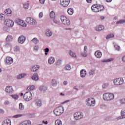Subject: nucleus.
I'll list each match as a JSON object with an SVG mask.
<instances>
[{
    "instance_id": "1",
    "label": "nucleus",
    "mask_w": 125,
    "mask_h": 125,
    "mask_svg": "<svg viewBox=\"0 0 125 125\" xmlns=\"http://www.w3.org/2000/svg\"><path fill=\"white\" fill-rule=\"evenodd\" d=\"M115 98V95L113 93H106L103 94V99L105 101H111Z\"/></svg>"
},
{
    "instance_id": "2",
    "label": "nucleus",
    "mask_w": 125,
    "mask_h": 125,
    "mask_svg": "<svg viewBox=\"0 0 125 125\" xmlns=\"http://www.w3.org/2000/svg\"><path fill=\"white\" fill-rule=\"evenodd\" d=\"M64 113V107L62 105L60 106L54 110V113L56 116H60Z\"/></svg>"
},
{
    "instance_id": "3",
    "label": "nucleus",
    "mask_w": 125,
    "mask_h": 125,
    "mask_svg": "<svg viewBox=\"0 0 125 125\" xmlns=\"http://www.w3.org/2000/svg\"><path fill=\"white\" fill-rule=\"evenodd\" d=\"M61 20L62 23L63 25H65V26H69L71 24V21H70V20H69V19H68L64 15L61 16Z\"/></svg>"
},
{
    "instance_id": "4",
    "label": "nucleus",
    "mask_w": 125,
    "mask_h": 125,
    "mask_svg": "<svg viewBox=\"0 0 125 125\" xmlns=\"http://www.w3.org/2000/svg\"><path fill=\"white\" fill-rule=\"evenodd\" d=\"M73 117L75 121H80V120L83 119V113L81 111L76 112L74 113Z\"/></svg>"
},
{
    "instance_id": "5",
    "label": "nucleus",
    "mask_w": 125,
    "mask_h": 125,
    "mask_svg": "<svg viewBox=\"0 0 125 125\" xmlns=\"http://www.w3.org/2000/svg\"><path fill=\"white\" fill-rule=\"evenodd\" d=\"M86 105L90 107H94L95 106V100L93 98H88L86 100Z\"/></svg>"
},
{
    "instance_id": "6",
    "label": "nucleus",
    "mask_w": 125,
    "mask_h": 125,
    "mask_svg": "<svg viewBox=\"0 0 125 125\" xmlns=\"http://www.w3.org/2000/svg\"><path fill=\"white\" fill-rule=\"evenodd\" d=\"M23 98L26 101H30L33 99V95L30 91L26 92L23 95Z\"/></svg>"
},
{
    "instance_id": "7",
    "label": "nucleus",
    "mask_w": 125,
    "mask_h": 125,
    "mask_svg": "<svg viewBox=\"0 0 125 125\" xmlns=\"http://www.w3.org/2000/svg\"><path fill=\"white\" fill-rule=\"evenodd\" d=\"M26 22L29 24V25H32L34 26L35 25H37L38 23L37 22V21H36L34 18L31 17H27L26 19Z\"/></svg>"
},
{
    "instance_id": "8",
    "label": "nucleus",
    "mask_w": 125,
    "mask_h": 125,
    "mask_svg": "<svg viewBox=\"0 0 125 125\" xmlns=\"http://www.w3.org/2000/svg\"><path fill=\"white\" fill-rule=\"evenodd\" d=\"M115 85H121L124 83V79L122 78H117L113 81Z\"/></svg>"
},
{
    "instance_id": "9",
    "label": "nucleus",
    "mask_w": 125,
    "mask_h": 125,
    "mask_svg": "<svg viewBox=\"0 0 125 125\" xmlns=\"http://www.w3.org/2000/svg\"><path fill=\"white\" fill-rule=\"evenodd\" d=\"M4 24L8 27H13L14 25V22L11 20L6 19L4 21Z\"/></svg>"
},
{
    "instance_id": "10",
    "label": "nucleus",
    "mask_w": 125,
    "mask_h": 125,
    "mask_svg": "<svg viewBox=\"0 0 125 125\" xmlns=\"http://www.w3.org/2000/svg\"><path fill=\"white\" fill-rule=\"evenodd\" d=\"M5 62L6 65H10V64H12V63H13V59L11 57H7L5 59Z\"/></svg>"
},
{
    "instance_id": "11",
    "label": "nucleus",
    "mask_w": 125,
    "mask_h": 125,
    "mask_svg": "<svg viewBox=\"0 0 125 125\" xmlns=\"http://www.w3.org/2000/svg\"><path fill=\"white\" fill-rule=\"evenodd\" d=\"M70 3V0H61V4L63 7H67V5H69Z\"/></svg>"
},
{
    "instance_id": "12",
    "label": "nucleus",
    "mask_w": 125,
    "mask_h": 125,
    "mask_svg": "<svg viewBox=\"0 0 125 125\" xmlns=\"http://www.w3.org/2000/svg\"><path fill=\"white\" fill-rule=\"evenodd\" d=\"M16 22L17 24L20 25V26H21L22 27H27V24H25V22L20 19L17 20Z\"/></svg>"
},
{
    "instance_id": "13",
    "label": "nucleus",
    "mask_w": 125,
    "mask_h": 125,
    "mask_svg": "<svg viewBox=\"0 0 125 125\" xmlns=\"http://www.w3.org/2000/svg\"><path fill=\"white\" fill-rule=\"evenodd\" d=\"M25 41H26V37H25V36L23 35L20 36L18 39V42L21 44L24 43Z\"/></svg>"
},
{
    "instance_id": "14",
    "label": "nucleus",
    "mask_w": 125,
    "mask_h": 125,
    "mask_svg": "<svg viewBox=\"0 0 125 125\" xmlns=\"http://www.w3.org/2000/svg\"><path fill=\"white\" fill-rule=\"evenodd\" d=\"M6 92L7 93H10V94H11L12 93H13V92H14V90H13V88H12V86H7L6 87Z\"/></svg>"
},
{
    "instance_id": "15",
    "label": "nucleus",
    "mask_w": 125,
    "mask_h": 125,
    "mask_svg": "<svg viewBox=\"0 0 125 125\" xmlns=\"http://www.w3.org/2000/svg\"><path fill=\"white\" fill-rule=\"evenodd\" d=\"M80 76L81 78H85L86 76V70L85 69H82L80 71Z\"/></svg>"
},
{
    "instance_id": "16",
    "label": "nucleus",
    "mask_w": 125,
    "mask_h": 125,
    "mask_svg": "<svg viewBox=\"0 0 125 125\" xmlns=\"http://www.w3.org/2000/svg\"><path fill=\"white\" fill-rule=\"evenodd\" d=\"M40 69V66L39 65H33L32 66L31 70L32 72H37Z\"/></svg>"
},
{
    "instance_id": "17",
    "label": "nucleus",
    "mask_w": 125,
    "mask_h": 125,
    "mask_svg": "<svg viewBox=\"0 0 125 125\" xmlns=\"http://www.w3.org/2000/svg\"><path fill=\"white\" fill-rule=\"evenodd\" d=\"M32 80H33V81H39V75L38 74V73H35L33 76L31 77Z\"/></svg>"
},
{
    "instance_id": "18",
    "label": "nucleus",
    "mask_w": 125,
    "mask_h": 125,
    "mask_svg": "<svg viewBox=\"0 0 125 125\" xmlns=\"http://www.w3.org/2000/svg\"><path fill=\"white\" fill-rule=\"evenodd\" d=\"M2 125H11V121L10 119H6L2 123Z\"/></svg>"
},
{
    "instance_id": "19",
    "label": "nucleus",
    "mask_w": 125,
    "mask_h": 125,
    "mask_svg": "<svg viewBox=\"0 0 125 125\" xmlns=\"http://www.w3.org/2000/svg\"><path fill=\"white\" fill-rule=\"evenodd\" d=\"M91 9L94 12H99L98 6L97 5H93L91 7Z\"/></svg>"
},
{
    "instance_id": "20",
    "label": "nucleus",
    "mask_w": 125,
    "mask_h": 125,
    "mask_svg": "<svg viewBox=\"0 0 125 125\" xmlns=\"http://www.w3.org/2000/svg\"><path fill=\"white\" fill-rule=\"evenodd\" d=\"M87 46H84V53H82L81 55L83 56V57H86L87 56V54H86V53L87 52Z\"/></svg>"
},
{
    "instance_id": "21",
    "label": "nucleus",
    "mask_w": 125,
    "mask_h": 125,
    "mask_svg": "<svg viewBox=\"0 0 125 125\" xmlns=\"http://www.w3.org/2000/svg\"><path fill=\"white\" fill-rule=\"evenodd\" d=\"M95 55L97 58H101L102 53L100 51H97L95 53Z\"/></svg>"
},
{
    "instance_id": "22",
    "label": "nucleus",
    "mask_w": 125,
    "mask_h": 125,
    "mask_svg": "<svg viewBox=\"0 0 125 125\" xmlns=\"http://www.w3.org/2000/svg\"><path fill=\"white\" fill-rule=\"evenodd\" d=\"M19 125H31V121L30 120H25L21 123Z\"/></svg>"
},
{
    "instance_id": "23",
    "label": "nucleus",
    "mask_w": 125,
    "mask_h": 125,
    "mask_svg": "<svg viewBox=\"0 0 125 125\" xmlns=\"http://www.w3.org/2000/svg\"><path fill=\"white\" fill-rule=\"evenodd\" d=\"M96 30L98 32H101V31H103V30H104V26L103 25H99L96 27Z\"/></svg>"
},
{
    "instance_id": "24",
    "label": "nucleus",
    "mask_w": 125,
    "mask_h": 125,
    "mask_svg": "<svg viewBox=\"0 0 125 125\" xmlns=\"http://www.w3.org/2000/svg\"><path fill=\"white\" fill-rule=\"evenodd\" d=\"M54 62H55V59L53 57H50L48 60V62L49 64H53Z\"/></svg>"
},
{
    "instance_id": "25",
    "label": "nucleus",
    "mask_w": 125,
    "mask_h": 125,
    "mask_svg": "<svg viewBox=\"0 0 125 125\" xmlns=\"http://www.w3.org/2000/svg\"><path fill=\"white\" fill-rule=\"evenodd\" d=\"M39 90L41 91H45L46 90H47V87L45 85H41L40 87H39Z\"/></svg>"
},
{
    "instance_id": "26",
    "label": "nucleus",
    "mask_w": 125,
    "mask_h": 125,
    "mask_svg": "<svg viewBox=\"0 0 125 125\" xmlns=\"http://www.w3.org/2000/svg\"><path fill=\"white\" fill-rule=\"evenodd\" d=\"M4 12L5 14H6L7 16H11V10L10 9H6Z\"/></svg>"
},
{
    "instance_id": "27",
    "label": "nucleus",
    "mask_w": 125,
    "mask_h": 125,
    "mask_svg": "<svg viewBox=\"0 0 125 125\" xmlns=\"http://www.w3.org/2000/svg\"><path fill=\"white\" fill-rule=\"evenodd\" d=\"M45 34L47 37H51V36H52V32L49 29H47V30H46Z\"/></svg>"
},
{
    "instance_id": "28",
    "label": "nucleus",
    "mask_w": 125,
    "mask_h": 125,
    "mask_svg": "<svg viewBox=\"0 0 125 125\" xmlns=\"http://www.w3.org/2000/svg\"><path fill=\"white\" fill-rule=\"evenodd\" d=\"M42 104V100L39 99L36 100V105L37 107H41Z\"/></svg>"
},
{
    "instance_id": "29",
    "label": "nucleus",
    "mask_w": 125,
    "mask_h": 125,
    "mask_svg": "<svg viewBox=\"0 0 125 125\" xmlns=\"http://www.w3.org/2000/svg\"><path fill=\"white\" fill-rule=\"evenodd\" d=\"M50 17L51 19H55V12L54 11H51L50 13Z\"/></svg>"
},
{
    "instance_id": "30",
    "label": "nucleus",
    "mask_w": 125,
    "mask_h": 125,
    "mask_svg": "<svg viewBox=\"0 0 125 125\" xmlns=\"http://www.w3.org/2000/svg\"><path fill=\"white\" fill-rule=\"evenodd\" d=\"M69 54L73 58H77V55H76V53H75L74 52H72L71 50L69 51Z\"/></svg>"
},
{
    "instance_id": "31",
    "label": "nucleus",
    "mask_w": 125,
    "mask_h": 125,
    "mask_svg": "<svg viewBox=\"0 0 125 125\" xmlns=\"http://www.w3.org/2000/svg\"><path fill=\"white\" fill-rule=\"evenodd\" d=\"M39 42L40 41H39L37 38H34L31 40V42H33L35 44H38Z\"/></svg>"
},
{
    "instance_id": "32",
    "label": "nucleus",
    "mask_w": 125,
    "mask_h": 125,
    "mask_svg": "<svg viewBox=\"0 0 125 125\" xmlns=\"http://www.w3.org/2000/svg\"><path fill=\"white\" fill-rule=\"evenodd\" d=\"M67 12L68 14H69V15H73V14H74V9H73V8H69L67 9Z\"/></svg>"
},
{
    "instance_id": "33",
    "label": "nucleus",
    "mask_w": 125,
    "mask_h": 125,
    "mask_svg": "<svg viewBox=\"0 0 125 125\" xmlns=\"http://www.w3.org/2000/svg\"><path fill=\"white\" fill-rule=\"evenodd\" d=\"M51 84L52 86H56L57 85V81L55 79H52L51 82Z\"/></svg>"
},
{
    "instance_id": "34",
    "label": "nucleus",
    "mask_w": 125,
    "mask_h": 125,
    "mask_svg": "<svg viewBox=\"0 0 125 125\" xmlns=\"http://www.w3.org/2000/svg\"><path fill=\"white\" fill-rule=\"evenodd\" d=\"M35 87V85H34L29 86L27 87V90H28V91H32L34 90Z\"/></svg>"
},
{
    "instance_id": "35",
    "label": "nucleus",
    "mask_w": 125,
    "mask_h": 125,
    "mask_svg": "<svg viewBox=\"0 0 125 125\" xmlns=\"http://www.w3.org/2000/svg\"><path fill=\"white\" fill-rule=\"evenodd\" d=\"M13 40V37L11 35H8L6 38V41H8V42H11Z\"/></svg>"
},
{
    "instance_id": "36",
    "label": "nucleus",
    "mask_w": 125,
    "mask_h": 125,
    "mask_svg": "<svg viewBox=\"0 0 125 125\" xmlns=\"http://www.w3.org/2000/svg\"><path fill=\"white\" fill-rule=\"evenodd\" d=\"M62 64V61L60 59L58 60V61L56 62V66H61Z\"/></svg>"
},
{
    "instance_id": "37",
    "label": "nucleus",
    "mask_w": 125,
    "mask_h": 125,
    "mask_svg": "<svg viewBox=\"0 0 125 125\" xmlns=\"http://www.w3.org/2000/svg\"><path fill=\"white\" fill-rule=\"evenodd\" d=\"M55 123L56 125H62V121L59 119L56 120Z\"/></svg>"
},
{
    "instance_id": "38",
    "label": "nucleus",
    "mask_w": 125,
    "mask_h": 125,
    "mask_svg": "<svg viewBox=\"0 0 125 125\" xmlns=\"http://www.w3.org/2000/svg\"><path fill=\"white\" fill-rule=\"evenodd\" d=\"M98 9L99 10V11H103V10H104V6L103 5H100L98 6Z\"/></svg>"
},
{
    "instance_id": "39",
    "label": "nucleus",
    "mask_w": 125,
    "mask_h": 125,
    "mask_svg": "<svg viewBox=\"0 0 125 125\" xmlns=\"http://www.w3.org/2000/svg\"><path fill=\"white\" fill-rule=\"evenodd\" d=\"M29 4H30V3H27V2L24 3H23L24 8H25V9H28Z\"/></svg>"
},
{
    "instance_id": "40",
    "label": "nucleus",
    "mask_w": 125,
    "mask_h": 125,
    "mask_svg": "<svg viewBox=\"0 0 125 125\" xmlns=\"http://www.w3.org/2000/svg\"><path fill=\"white\" fill-rule=\"evenodd\" d=\"M125 23V20H121L116 22V24L117 25H119V24H124Z\"/></svg>"
},
{
    "instance_id": "41",
    "label": "nucleus",
    "mask_w": 125,
    "mask_h": 125,
    "mask_svg": "<svg viewBox=\"0 0 125 125\" xmlns=\"http://www.w3.org/2000/svg\"><path fill=\"white\" fill-rule=\"evenodd\" d=\"M115 35L114 34H111L107 35L106 37V40H109V39H113V38H114Z\"/></svg>"
},
{
    "instance_id": "42",
    "label": "nucleus",
    "mask_w": 125,
    "mask_h": 125,
    "mask_svg": "<svg viewBox=\"0 0 125 125\" xmlns=\"http://www.w3.org/2000/svg\"><path fill=\"white\" fill-rule=\"evenodd\" d=\"M26 76V74H21L18 76L17 79H23Z\"/></svg>"
},
{
    "instance_id": "43",
    "label": "nucleus",
    "mask_w": 125,
    "mask_h": 125,
    "mask_svg": "<svg viewBox=\"0 0 125 125\" xmlns=\"http://www.w3.org/2000/svg\"><path fill=\"white\" fill-rule=\"evenodd\" d=\"M22 117H23L22 114H17L16 115L13 116V118L15 119H18L19 118H21Z\"/></svg>"
},
{
    "instance_id": "44",
    "label": "nucleus",
    "mask_w": 125,
    "mask_h": 125,
    "mask_svg": "<svg viewBox=\"0 0 125 125\" xmlns=\"http://www.w3.org/2000/svg\"><path fill=\"white\" fill-rule=\"evenodd\" d=\"M14 51L15 52H19L20 51V47L19 46H16L14 48Z\"/></svg>"
},
{
    "instance_id": "45",
    "label": "nucleus",
    "mask_w": 125,
    "mask_h": 125,
    "mask_svg": "<svg viewBox=\"0 0 125 125\" xmlns=\"http://www.w3.org/2000/svg\"><path fill=\"white\" fill-rule=\"evenodd\" d=\"M24 108H25V106L24 105H23V104H22V103L19 104L20 110H24Z\"/></svg>"
},
{
    "instance_id": "46",
    "label": "nucleus",
    "mask_w": 125,
    "mask_h": 125,
    "mask_svg": "<svg viewBox=\"0 0 125 125\" xmlns=\"http://www.w3.org/2000/svg\"><path fill=\"white\" fill-rule=\"evenodd\" d=\"M94 73H95V70L94 69H93L90 70L89 74L90 76H93V75H94Z\"/></svg>"
},
{
    "instance_id": "47",
    "label": "nucleus",
    "mask_w": 125,
    "mask_h": 125,
    "mask_svg": "<svg viewBox=\"0 0 125 125\" xmlns=\"http://www.w3.org/2000/svg\"><path fill=\"white\" fill-rule=\"evenodd\" d=\"M121 116L118 118V120H121V119H125V113H121Z\"/></svg>"
},
{
    "instance_id": "48",
    "label": "nucleus",
    "mask_w": 125,
    "mask_h": 125,
    "mask_svg": "<svg viewBox=\"0 0 125 125\" xmlns=\"http://www.w3.org/2000/svg\"><path fill=\"white\" fill-rule=\"evenodd\" d=\"M11 96L12 98L15 99V100H17L19 98V96L18 95H12Z\"/></svg>"
},
{
    "instance_id": "49",
    "label": "nucleus",
    "mask_w": 125,
    "mask_h": 125,
    "mask_svg": "<svg viewBox=\"0 0 125 125\" xmlns=\"http://www.w3.org/2000/svg\"><path fill=\"white\" fill-rule=\"evenodd\" d=\"M5 46H6V47H8V46H10V41H6V42H5Z\"/></svg>"
},
{
    "instance_id": "50",
    "label": "nucleus",
    "mask_w": 125,
    "mask_h": 125,
    "mask_svg": "<svg viewBox=\"0 0 125 125\" xmlns=\"http://www.w3.org/2000/svg\"><path fill=\"white\" fill-rule=\"evenodd\" d=\"M109 86V83H104L103 84L102 87L103 88H107V87Z\"/></svg>"
},
{
    "instance_id": "51",
    "label": "nucleus",
    "mask_w": 125,
    "mask_h": 125,
    "mask_svg": "<svg viewBox=\"0 0 125 125\" xmlns=\"http://www.w3.org/2000/svg\"><path fill=\"white\" fill-rule=\"evenodd\" d=\"M114 59L113 58H111V59H108L106 60H104L103 61V62H111V61H113Z\"/></svg>"
},
{
    "instance_id": "52",
    "label": "nucleus",
    "mask_w": 125,
    "mask_h": 125,
    "mask_svg": "<svg viewBox=\"0 0 125 125\" xmlns=\"http://www.w3.org/2000/svg\"><path fill=\"white\" fill-rule=\"evenodd\" d=\"M44 50L45 51V55H47V54H48V52H49V48H46Z\"/></svg>"
},
{
    "instance_id": "53",
    "label": "nucleus",
    "mask_w": 125,
    "mask_h": 125,
    "mask_svg": "<svg viewBox=\"0 0 125 125\" xmlns=\"http://www.w3.org/2000/svg\"><path fill=\"white\" fill-rule=\"evenodd\" d=\"M5 15L3 14H0V20H3L4 19Z\"/></svg>"
},
{
    "instance_id": "54",
    "label": "nucleus",
    "mask_w": 125,
    "mask_h": 125,
    "mask_svg": "<svg viewBox=\"0 0 125 125\" xmlns=\"http://www.w3.org/2000/svg\"><path fill=\"white\" fill-rule=\"evenodd\" d=\"M114 47H115V49H116V50H118V51L121 49V47H120V46L118 45H115Z\"/></svg>"
},
{
    "instance_id": "55",
    "label": "nucleus",
    "mask_w": 125,
    "mask_h": 125,
    "mask_svg": "<svg viewBox=\"0 0 125 125\" xmlns=\"http://www.w3.org/2000/svg\"><path fill=\"white\" fill-rule=\"evenodd\" d=\"M39 18H40V19H42V17H43V13H42V12H41L39 13Z\"/></svg>"
},
{
    "instance_id": "56",
    "label": "nucleus",
    "mask_w": 125,
    "mask_h": 125,
    "mask_svg": "<svg viewBox=\"0 0 125 125\" xmlns=\"http://www.w3.org/2000/svg\"><path fill=\"white\" fill-rule=\"evenodd\" d=\"M65 69L66 70H70V69H71V65H70V64H67L65 66Z\"/></svg>"
},
{
    "instance_id": "57",
    "label": "nucleus",
    "mask_w": 125,
    "mask_h": 125,
    "mask_svg": "<svg viewBox=\"0 0 125 125\" xmlns=\"http://www.w3.org/2000/svg\"><path fill=\"white\" fill-rule=\"evenodd\" d=\"M34 50H35V51H38V50H39V46L38 45L34 46Z\"/></svg>"
},
{
    "instance_id": "58",
    "label": "nucleus",
    "mask_w": 125,
    "mask_h": 125,
    "mask_svg": "<svg viewBox=\"0 0 125 125\" xmlns=\"http://www.w3.org/2000/svg\"><path fill=\"white\" fill-rule=\"evenodd\" d=\"M120 103L121 104H125V98H123L120 100Z\"/></svg>"
},
{
    "instance_id": "59",
    "label": "nucleus",
    "mask_w": 125,
    "mask_h": 125,
    "mask_svg": "<svg viewBox=\"0 0 125 125\" xmlns=\"http://www.w3.org/2000/svg\"><path fill=\"white\" fill-rule=\"evenodd\" d=\"M4 105H9V101H5L4 102Z\"/></svg>"
},
{
    "instance_id": "60",
    "label": "nucleus",
    "mask_w": 125,
    "mask_h": 125,
    "mask_svg": "<svg viewBox=\"0 0 125 125\" xmlns=\"http://www.w3.org/2000/svg\"><path fill=\"white\" fill-rule=\"evenodd\" d=\"M39 1L40 3H42V4H43L44 3L45 0H39Z\"/></svg>"
},
{
    "instance_id": "61",
    "label": "nucleus",
    "mask_w": 125,
    "mask_h": 125,
    "mask_svg": "<svg viewBox=\"0 0 125 125\" xmlns=\"http://www.w3.org/2000/svg\"><path fill=\"white\" fill-rule=\"evenodd\" d=\"M122 62H125V55L122 57Z\"/></svg>"
},
{
    "instance_id": "62",
    "label": "nucleus",
    "mask_w": 125,
    "mask_h": 125,
    "mask_svg": "<svg viewBox=\"0 0 125 125\" xmlns=\"http://www.w3.org/2000/svg\"><path fill=\"white\" fill-rule=\"evenodd\" d=\"M0 114H4V110L2 109H0Z\"/></svg>"
},
{
    "instance_id": "63",
    "label": "nucleus",
    "mask_w": 125,
    "mask_h": 125,
    "mask_svg": "<svg viewBox=\"0 0 125 125\" xmlns=\"http://www.w3.org/2000/svg\"><path fill=\"white\" fill-rule=\"evenodd\" d=\"M53 22H54V23H55V24H58V21H57V20H54Z\"/></svg>"
},
{
    "instance_id": "64",
    "label": "nucleus",
    "mask_w": 125,
    "mask_h": 125,
    "mask_svg": "<svg viewBox=\"0 0 125 125\" xmlns=\"http://www.w3.org/2000/svg\"><path fill=\"white\" fill-rule=\"evenodd\" d=\"M63 84L64 85H67V84H68V82L67 81H64Z\"/></svg>"
}]
</instances>
